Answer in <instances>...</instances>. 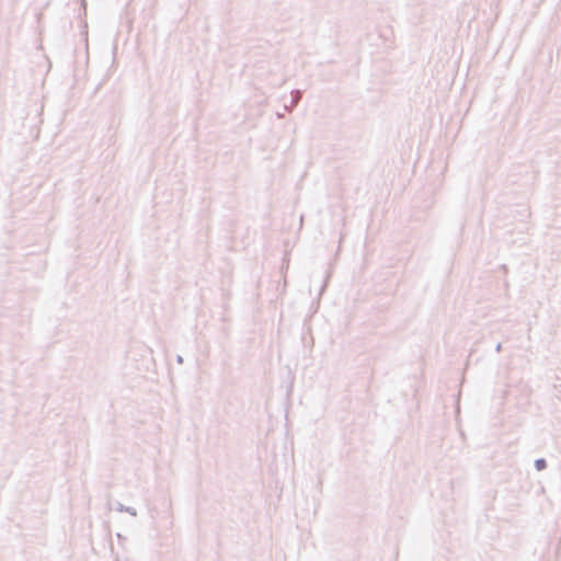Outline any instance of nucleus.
Segmentation results:
<instances>
[{
  "label": "nucleus",
  "instance_id": "obj_1",
  "mask_svg": "<svg viewBox=\"0 0 561 561\" xmlns=\"http://www.w3.org/2000/svg\"><path fill=\"white\" fill-rule=\"evenodd\" d=\"M290 96H291L290 105H287V104L284 105L285 111H288V112H291L293 108L298 105V103L300 102V100L302 98V91L298 90V89L293 90L290 92Z\"/></svg>",
  "mask_w": 561,
  "mask_h": 561
},
{
  "label": "nucleus",
  "instance_id": "obj_2",
  "mask_svg": "<svg viewBox=\"0 0 561 561\" xmlns=\"http://www.w3.org/2000/svg\"><path fill=\"white\" fill-rule=\"evenodd\" d=\"M116 511L117 512H125V513H128L129 515L131 516H137V511L136 508L131 507V506H125L124 504L117 502L116 504Z\"/></svg>",
  "mask_w": 561,
  "mask_h": 561
},
{
  "label": "nucleus",
  "instance_id": "obj_3",
  "mask_svg": "<svg viewBox=\"0 0 561 561\" xmlns=\"http://www.w3.org/2000/svg\"><path fill=\"white\" fill-rule=\"evenodd\" d=\"M534 466L537 471H541L547 468V461L545 458H538L535 460Z\"/></svg>",
  "mask_w": 561,
  "mask_h": 561
},
{
  "label": "nucleus",
  "instance_id": "obj_4",
  "mask_svg": "<svg viewBox=\"0 0 561 561\" xmlns=\"http://www.w3.org/2000/svg\"><path fill=\"white\" fill-rule=\"evenodd\" d=\"M176 362H178L179 364H182V363H183V357H182L181 355H178V357H176Z\"/></svg>",
  "mask_w": 561,
  "mask_h": 561
},
{
  "label": "nucleus",
  "instance_id": "obj_5",
  "mask_svg": "<svg viewBox=\"0 0 561 561\" xmlns=\"http://www.w3.org/2000/svg\"><path fill=\"white\" fill-rule=\"evenodd\" d=\"M502 350V344L501 343H497L496 347H495V351L496 352H501Z\"/></svg>",
  "mask_w": 561,
  "mask_h": 561
},
{
  "label": "nucleus",
  "instance_id": "obj_6",
  "mask_svg": "<svg viewBox=\"0 0 561 561\" xmlns=\"http://www.w3.org/2000/svg\"><path fill=\"white\" fill-rule=\"evenodd\" d=\"M117 538H118L119 540L125 539L121 534H117Z\"/></svg>",
  "mask_w": 561,
  "mask_h": 561
}]
</instances>
